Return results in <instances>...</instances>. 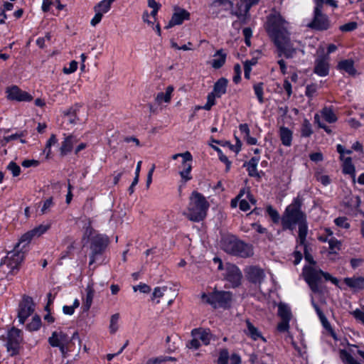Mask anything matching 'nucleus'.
Instances as JSON below:
<instances>
[{"instance_id": "1", "label": "nucleus", "mask_w": 364, "mask_h": 364, "mask_svg": "<svg viewBox=\"0 0 364 364\" xmlns=\"http://www.w3.org/2000/svg\"><path fill=\"white\" fill-rule=\"evenodd\" d=\"M288 23L282 15L276 11L272 13L268 17L266 23V30L273 39L279 55H284L287 58L295 56L297 51L304 53L302 46L299 41H291L287 31Z\"/></svg>"}, {"instance_id": "2", "label": "nucleus", "mask_w": 364, "mask_h": 364, "mask_svg": "<svg viewBox=\"0 0 364 364\" xmlns=\"http://www.w3.org/2000/svg\"><path fill=\"white\" fill-rule=\"evenodd\" d=\"M209 203L200 193L193 191L185 215L191 221L199 222L203 220L207 215Z\"/></svg>"}, {"instance_id": "3", "label": "nucleus", "mask_w": 364, "mask_h": 364, "mask_svg": "<svg viewBox=\"0 0 364 364\" xmlns=\"http://www.w3.org/2000/svg\"><path fill=\"white\" fill-rule=\"evenodd\" d=\"M259 0H215L214 6H221L224 10H230L232 15L240 21H245L248 16L251 6L257 4Z\"/></svg>"}, {"instance_id": "4", "label": "nucleus", "mask_w": 364, "mask_h": 364, "mask_svg": "<svg viewBox=\"0 0 364 364\" xmlns=\"http://www.w3.org/2000/svg\"><path fill=\"white\" fill-rule=\"evenodd\" d=\"M301 203L296 198L287 207L282 218V224L284 229L294 230L296 225H299L306 220L304 213L301 210Z\"/></svg>"}, {"instance_id": "5", "label": "nucleus", "mask_w": 364, "mask_h": 364, "mask_svg": "<svg viewBox=\"0 0 364 364\" xmlns=\"http://www.w3.org/2000/svg\"><path fill=\"white\" fill-rule=\"evenodd\" d=\"M303 275L310 289L314 293H318L321 291L320 282L322 277H323L326 281H331L333 284L336 286L338 285V279L332 277L327 272H323L321 269H316L311 265L306 266L304 268Z\"/></svg>"}, {"instance_id": "6", "label": "nucleus", "mask_w": 364, "mask_h": 364, "mask_svg": "<svg viewBox=\"0 0 364 364\" xmlns=\"http://www.w3.org/2000/svg\"><path fill=\"white\" fill-rule=\"evenodd\" d=\"M221 247L227 253L241 257H248L253 255L252 246L234 235L224 237L221 241Z\"/></svg>"}, {"instance_id": "7", "label": "nucleus", "mask_w": 364, "mask_h": 364, "mask_svg": "<svg viewBox=\"0 0 364 364\" xmlns=\"http://www.w3.org/2000/svg\"><path fill=\"white\" fill-rule=\"evenodd\" d=\"M75 335H77V333H74L73 336H70L67 332L59 328L52 332L48 341L53 348H58L62 356L65 358L71 350L72 341Z\"/></svg>"}, {"instance_id": "8", "label": "nucleus", "mask_w": 364, "mask_h": 364, "mask_svg": "<svg viewBox=\"0 0 364 364\" xmlns=\"http://www.w3.org/2000/svg\"><path fill=\"white\" fill-rule=\"evenodd\" d=\"M24 258V253L14 247L7 255L1 259L0 266L1 269L7 275L16 274Z\"/></svg>"}, {"instance_id": "9", "label": "nucleus", "mask_w": 364, "mask_h": 364, "mask_svg": "<svg viewBox=\"0 0 364 364\" xmlns=\"http://www.w3.org/2000/svg\"><path fill=\"white\" fill-rule=\"evenodd\" d=\"M191 335L192 339L186 343V347L189 349L197 350L201 343L208 346L211 341L215 339V336L211 333L209 328H193Z\"/></svg>"}, {"instance_id": "10", "label": "nucleus", "mask_w": 364, "mask_h": 364, "mask_svg": "<svg viewBox=\"0 0 364 364\" xmlns=\"http://www.w3.org/2000/svg\"><path fill=\"white\" fill-rule=\"evenodd\" d=\"M202 301L211 305L214 308L226 307L231 300V294L229 291H213L210 293H203Z\"/></svg>"}, {"instance_id": "11", "label": "nucleus", "mask_w": 364, "mask_h": 364, "mask_svg": "<svg viewBox=\"0 0 364 364\" xmlns=\"http://www.w3.org/2000/svg\"><path fill=\"white\" fill-rule=\"evenodd\" d=\"M23 341L22 331L18 328H12L8 331L6 337L5 346L11 356L18 354L21 344Z\"/></svg>"}, {"instance_id": "12", "label": "nucleus", "mask_w": 364, "mask_h": 364, "mask_svg": "<svg viewBox=\"0 0 364 364\" xmlns=\"http://www.w3.org/2000/svg\"><path fill=\"white\" fill-rule=\"evenodd\" d=\"M314 18L310 26L318 30H326L330 26V21L327 16L322 13L324 0H314Z\"/></svg>"}, {"instance_id": "13", "label": "nucleus", "mask_w": 364, "mask_h": 364, "mask_svg": "<svg viewBox=\"0 0 364 364\" xmlns=\"http://www.w3.org/2000/svg\"><path fill=\"white\" fill-rule=\"evenodd\" d=\"M108 237L104 235H96L91 240V255L90 265H92L102 254L108 245Z\"/></svg>"}, {"instance_id": "14", "label": "nucleus", "mask_w": 364, "mask_h": 364, "mask_svg": "<svg viewBox=\"0 0 364 364\" xmlns=\"http://www.w3.org/2000/svg\"><path fill=\"white\" fill-rule=\"evenodd\" d=\"M183 159L181 164L178 166V173L183 183H186L192 179V162L193 156L189 151L183 153Z\"/></svg>"}, {"instance_id": "15", "label": "nucleus", "mask_w": 364, "mask_h": 364, "mask_svg": "<svg viewBox=\"0 0 364 364\" xmlns=\"http://www.w3.org/2000/svg\"><path fill=\"white\" fill-rule=\"evenodd\" d=\"M278 316L280 317L282 321L277 325V330L279 332L288 331L289 328V321L292 318L290 307L284 303L279 304Z\"/></svg>"}, {"instance_id": "16", "label": "nucleus", "mask_w": 364, "mask_h": 364, "mask_svg": "<svg viewBox=\"0 0 364 364\" xmlns=\"http://www.w3.org/2000/svg\"><path fill=\"white\" fill-rule=\"evenodd\" d=\"M34 311V304L33 299L27 296L23 297L19 304L18 318L20 323H24L25 321L29 317Z\"/></svg>"}, {"instance_id": "17", "label": "nucleus", "mask_w": 364, "mask_h": 364, "mask_svg": "<svg viewBox=\"0 0 364 364\" xmlns=\"http://www.w3.org/2000/svg\"><path fill=\"white\" fill-rule=\"evenodd\" d=\"M7 99L17 102H30L33 97L27 92L21 90L16 85L8 87L6 90Z\"/></svg>"}, {"instance_id": "18", "label": "nucleus", "mask_w": 364, "mask_h": 364, "mask_svg": "<svg viewBox=\"0 0 364 364\" xmlns=\"http://www.w3.org/2000/svg\"><path fill=\"white\" fill-rule=\"evenodd\" d=\"M329 58L328 55L318 56L314 62V73L320 77H325L329 73Z\"/></svg>"}, {"instance_id": "19", "label": "nucleus", "mask_w": 364, "mask_h": 364, "mask_svg": "<svg viewBox=\"0 0 364 364\" xmlns=\"http://www.w3.org/2000/svg\"><path fill=\"white\" fill-rule=\"evenodd\" d=\"M225 278L232 287H237L240 284L242 273L235 265L228 264L226 267Z\"/></svg>"}, {"instance_id": "20", "label": "nucleus", "mask_w": 364, "mask_h": 364, "mask_svg": "<svg viewBox=\"0 0 364 364\" xmlns=\"http://www.w3.org/2000/svg\"><path fill=\"white\" fill-rule=\"evenodd\" d=\"M246 274L247 279L255 284H260L264 278V271L257 267H248Z\"/></svg>"}, {"instance_id": "21", "label": "nucleus", "mask_w": 364, "mask_h": 364, "mask_svg": "<svg viewBox=\"0 0 364 364\" xmlns=\"http://www.w3.org/2000/svg\"><path fill=\"white\" fill-rule=\"evenodd\" d=\"M189 18V13L184 9L178 10L173 13L170 21L166 26V28H171L176 25H181L184 20Z\"/></svg>"}, {"instance_id": "22", "label": "nucleus", "mask_w": 364, "mask_h": 364, "mask_svg": "<svg viewBox=\"0 0 364 364\" xmlns=\"http://www.w3.org/2000/svg\"><path fill=\"white\" fill-rule=\"evenodd\" d=\"M311 304H312L313 306L314 307V309H315V310H316V313H317V314H318V316L319 317V319H320L323 326L325 328V329H326L328 331L330 335L335 340H336L337 337H336V335L335 332L332 329L329 322L328 321V320L326 318V316H324V314L322 313V311L318 308V305L316 304H315L313 298H311Z\"/></svg>"}, {"instance_id": "23", "label": "nucleus", "mask_w": 364, "mask_h": 364, "mask_svg": "<svg viewBox=\"0 0 364 364\" xmlns=\"http://www.w3.org/2000/svg\"><path fill=\"white\" fill-rule=\"evenodd\" d=\"M228 81L227 79L224 77L220 78L214 84L213 90L210 92L216 97H220L222 95L225 94L227 90Z\"/></svg>"}, {"instance_id": "24", "label": "nucleus", "mask_w": 364, "mask_h": 364, "mask_svg": "<svg viewBox=\"0 0 364 364\" xmlns=\"http://www.w3.org/2000/svg\"><path fill=\"white\" fill-rule=\"evenodd\" d=\"M174 87L169 85L166 88L165 92H161L157 94L155 101L158 105L169 103L171 102Z\"/></svg>"}, {"instance_id": "25", "label": "nucleus", "mask_w": 364, "mask_h": 364, "mask_svg": "<svg viewBox=\"0 0 364 364\" xmlns=\"http://www.w3.org/2000/svg\"><path fill=\"white\" fill-rule=\"evenodd\" d=\"M226 53L222 50H218L214 55L210 64L215 69H219L224 65L226 61Z\"/></svg>"}, {"instance_id": "26", "label": "nucleus", "mask_w": 364, "mask_h": 364, "mask_svg": "<svg viewBox=\"0 0 364 364\" xmlns=\"http://www.w3.org/2000/svg\"><path fill=\"white\" fill-rule=\"evenodd\" d=\"M245 323L247 328L245 330V333L247 336L250 337L254 341L262 338L264 341H265V338L262 337L261 332L250 321V320H246Z\"/></svg>"}, {"instance_id": "27", "label": "nucleus", "mask_w": 364, "mask_h": 364, "mask_svg": "<svg viewBox=\"0 0 364 364\" xmlns=\"http://www.w3.org/2000/svg\"><path fill=\"white\" fill-rule=\"evenodd\" d=\"M279 136L284 146H290L291 145L293 134L289 128L281 127L279 128Z\"/></svg>"}, {"instance_id": "28", "label": "nucleus", "mask_w": 364, "mask_h": 364, "mask_svg": "<svg viewBox=\"0 0 364 364\" xmlns=\"http://www.w3.org/2000/svg\"><path fill=\"white\" fill-rule=\"evenodd\" d=\"M77 141V139L74 136H68L65 138L64 141L62 142V145L60 147V153L62 155H67L70 153L73 149L74 144Z\"/></svg>"}, {"instance_id": "29", "label": "nucleus", "mask_w": 364, "mask_h": 364, "mask_svg": "<svg viewBox=\"0 0 364 364\" xmlns=\"http://www.w3.org/2000/svg\"><path fill=\"white\" fill-rule=\"evenodd\" d=\"M86 296L83 300L82 309L84 311H87L92 306L94 298L95 290L92 284H88L85 289Z\"/></svg>"}, {"instance_id": "30", "label": "nucleus", "mask_w": 364, "mask_h": 364, "mask_svg": "<svg viewBox=\"0 0 364 364\" xmlns=\"http://www.w3.org/2000/svg\"><path fill=\"white\" fill-rule=\"evenodd\" d=\"M345 284L351 289H361L364 288V277H346L344 279Z\"/></svg>"}, {"instance_id": "31", "label": "nucleus", "mask_w": 364, "mask_h": 364, "mask_svg": "<svg viewBox=\"0 0 364 364\" xmlns=\"http://www.w3.org/2000/svg\"><path fill=\"white\" fill-rule=\"evenodd\" d=\"M341 161H343L342 167L343 173L350 175L353 178V181H355V168L352 162V159L350 157H346L341 159Z\"/></svg>"}, {"instance_id": "32", "label": "nucleus", "mask_w": 364, "mask_h": 364, "mask_svg": "<svg viewBox=\"0 0 364 364\" xmlns=\"http://www.w3.org/2000/svg\"><path fill=\"white\" fill-rule=\"evenodd\" d=\"M259 156L252 157L247 164H245V166L247 167V171L250 176H258L257 172V164L259 161Z\"/></svg>"}, {"instance_id": "33", "label": "nucleus", "mask_w": 364, "mask_h": 364, "mask_svg": "<svg viewBox=\"0 0 364 364\" xmlns=\"http://www.w3.org/2000/svg\"><path fill=\"white\" fill-rule=\"evenodd\" d=\"M33 237H34L31 231H28L21 237L18 242L15 245L14 247L18 250L22 251L23 249L30 243Z\"/></svg>"}, {"instance_id": "34", "label": "nucleus", "mask_w": 364, "mask_h": 364, "mask_svg": "<svg viewBox=\"0 0 364 364\" xmlns=\"http://www.w3.org/2000/svg\"><path fill=\"white\" fill-rule=\"evenodd\" d=\"M167 291L173 292L171 288L167 287H157L154 289L151 299L156 301V304H159L160 302L159 299L164 296Z\"/></svg>"}, {"instance_id": "35", "label": "nucleus", "mask_w": 364, "mask_h": 364, "mask_svg": "<svg viewBox=\"0 0 364 364\" xmlns=\"http://www.w3.org/2000/svg\"><path fill=\"white\" fill-rule=\"evenodd\" d=\"M320 117H323V119L328 123H334L337 121V117L333 111L330 107H324L319 114Z\"/></svg>"}, {"instance_id": "36", "label": "nucleus", "mask_w": 364, "mask_h": 364, "mask_svg": "<svg viewBox=\"0 0 364 364\" xmlns=\"http://www.w3.org/2000/svg\"><path fill=\"white\" fill-rule=\"evenodd\" d=\"M338 67L340 70H344L350 75H354L355 73L353 61L351 60H345L341 61L338 63Z\"/></svg>"}, {"instance_id": "37", "label": "nucleus", "mask_w": 364, "mask_h": 364, "mask_svg": "<svg viewBox=\"0 0 364 364\" xmlns=\"http://www.w3.org/2000/svg\"><path fill=\"white\" fill-rule=\"evenodd\" d=\"M245 194H246V197H245V198H240L239 206H240V209L241 210L247 211L250 209V205L249 202H251L252 204H254L255 201L252 196H251L249 192L245 191Z\"/></svg>"}, {"instance_id": "38", "label": "nucleus", "mask_w": 364, "mask_h": 364, "mask_svg": "<svg viewBox=\"0 0 364 364\" xmlns=\"http://www.w3.org/2000/svg\"><path fill=\"white\" fill-rule=\"evenodd\" d=\"M299 225V237H298V242L300 243V245H304L306 241V237L307 235V225L306 223V220L304 222L301 223Z\"/></svg>"}, {"instance_id": "39", "label": "nucleus", "mask_w": 364, "mask_h": 364, "mask_svg": "<svg viewBox=\"0 0 364 364\" xmlns=\"http://www.w3.org/2000/svg\"><path fill=\"white\" fill-rule=\"evenodd\" d=\"M119 314H114L111 316L109 326V333L112 334H114L119 329Z\"/></svg>"}, {"instance_id": "40", "label": "nucleus", "mask_w": 364, "mask_h": 364, "mask_svg": "<svg viewBox=\"0 0 364 364\" xmlns=\"http://www.w3.org/2000/svg\"><path fill=\"white\" fill-rule=\"evenodd\" d=\"M329 245V253L330 254H338L341 250V243L339 240L333 237L329 238L328 240Z\"/></svg>"}, {"instance_id": "41", "label": "nucleus", "mask_w": 364, "mask_h": 364, "mask_svg": "<svg viewBox=\"0 0 364 364\" xmlns=\"http://www.w3.org/2000/svg\"><path fill=\"white\" fill-rule=\"evenodd\" d=\"M159 10V9H153L150 14L148 11H144L142 15L143 21L148 25L154 26V21L156 20V16Z\"/></svg>"}, {"instance_id": "42", "label": "nucleus", "mask_w": 364, "mask_h": 364, "mask_svg": "<svg viewBox=\"0 0 364 364\" xmlns=\"http://www.w3.org/2000/svg\"><path fill=\"white\" fill-rule=\"evenodd\" d=\"M255 94L260 104L264 103V84L258 82L253 85Z\"/></svg>"}, {"instance_id": "43", "label": "nucleus", "mask_w": 364, "mask_h": 364, "mask_svg": "<svg viewBox=\"0 0 364 364\" xmlns=\"http://www.w3.org/2000/svg\"><path fill=\"white\" fill-rule=\"evenodd\" d=\"M41 326V318L38 316H33L31 321L27 325V329L30 331H38Z\"/></svg>"}, {"instance_id": "44", "label": "nucleus", "mask_w": 364, "mask_h": 364, "mask_svg": "<svg viewBox=\"0 0 364 364\" xmlns=\"http://www.w3.org/2000/svg\"><path fill=\"white\" fill-rule=\"evenodd\" d=\"M50 227V225L49 224H41L32 229L31 231L34 237H40L41 235L44 234L48 230H49Z\"/></svg>"}, {"instance_id": "45", "label": "nucleus", "mask_w": 364, "mask_h": 364, "mask_svg": "<svg viewBox=\"0 0 364 364\" xmlns=\"http://www.w3.org/2000/svg\"><path fill=\"white\" fill-rule=\"evenodd\" d=\"M215 97L211 93H209L207 97V102L203 107H198V109H203L205 110H210L211 107L215 104Z\"/></svg>"}, {"instance_id": "46", "label": "nucleus", "mask_w": 364, "mask_h": 364, "mask_svg": "<svg viewBox=\"0 0 364 364\" xmlns=\"http://www.w3.org/2000/svg\"><path fill=\"white\" fill-rule=\"evenodd\" d=\"M215 150L218 151L220 160L226 165V171H228L230 168L231 162L219 148H215Z\"/></svg>"}, {"instance_id": "47", "label": "nucleus", "mask_w": 364, "mask_h": 364, "mask_svg": "<svg viewBox=\"0 0 364 364\" xmlns=\"http://www.w3.org/2000/svg\"><path fill=\"white\" fill-rule=\"evenodd\" d=\"M316 178L323 186H328L331 183V179L328 175L323 174L321 172L316 173Z\"/></svg>"}, {"instance_id": "48", "label": "nucleus", "mask_w": 364, "mask_h": 364, "mask_svg": "<svg viewBox=\"0 0 364 364\" xmlns=\"http://www.w3.org/2000/svg\"><path fill=\"white\" fill-rule=\"evenodd\" d=\"M334 223L338 227L342 228L348 229L350 227V224L346 217H338L334 220Z\"/></svg>"}, {"instance_id": "49", "label": "nucleus", "mask_w": 364, "mask_h": 364, "mask_svg": "<svg viewBox=\"0 0 364 364\" xmlns=\"http://www.w3.org/2000/svg\"><path fill=\"white\" fill-rule=\"evenodd\" d=\"M7 168L9 171H10L13 175V176L14 177H16L18 176H19L20 173H21V168H20V166H18L15 162L14 161H11L8 166H7Z\"/></svg>"}, {"instance_id": "50", "label": "nucleus", "mask_w": 364, "mask_h": 364, "mask_svg": "<svg viewBox=\"0 0 364 364\" xmlns=\"http://www.w3.org/2000/svg\"><path fill=\"white\" fill-rule=\"evenodd\" d=\"M229 359L228 351L226 349L221 350L218 360V364H228Z\"/></svg>"}, {"instance_id": "51", "label": "nucleus", "mask_w": 364, "mask_h": 364, "mask_svg": "<svg viewBox=\"0 0 364 364\" xmlns=\"http://www.w3.org/2000/svg\"><path fill=\"white\" fill-rule=\"evenodd\" d=\"M358 23L356 22L352 21L341 26L339 29L342 32H349L356 29Z\"/></svg>"}, {"instance_id": "52", "label": "nucleus", "mask_w": 364, "mask_h": 364, "mask_svg": "<svg viewBox=\"0 0 364 364\" xmlns=\"http://www.w3.org/2000/svg\"><path fill=\"white\" fill-rule=\"evenodd\" d=\"M312 134L311 127L309 121L305 120L301 128V135L307 137Z\"/></svg>"}, {"instance_id": "53", "label": "nucleus", "mask_w": 364, "mask_h": 364, "mask_svg": "<svg viewBox=\"0 0 364 364\" xmlns=\"http://www.w3.org/2000/svg\"><path fill=\"white\" fill-rule=\"evenodd\" d=\"M77 65H78V63L77 61L72 60L71 62H70L68 67L63 68V71L65 74H67V75L73 73L74 72L76 71V70L77 68Z\"/></svg>"}, {"instance_id": "54", "label": "nucleus", "mask_w": 364, "mask_h": 364, "mask_svg": "<svg viewBox=\"0 0 364 364\" xmlns=\"http://www.w3.org/2000/svg\"><path fill=\"white\" fill-rule=\"evenodd\" d=\"M267 212L274 223L279 222V215L278 212L275 209H274L272 206L269 205L267 206Z\"/></svg>"}, {"instance_id": "55", "label": "nucleus", "mask_w": 364, "mask_h": 364, "mask_svg": "<svg viewBox=\"0 0 364 364\" xmlns=\"http://www.w3.org/2000/svg\"><path fill=\"white\" fill-rule=\"evenodd\" d=\"M133 289L134 291H139L141 293L147 294L151 291V287L144 283H140L137 286H134Z\"/></svg>"}, {"instance_id": "56", "label": "nucleus", "mask_w": 364, "mask_h": 364, "mask_svg": "<svg viewBox=\"0 0 364 364\" xmlns=\"http://www.w3.org/2000/svg\"><path fill=\"white\" fill-rule=\"evenodd\" d=\"M53 203L52 198H49L48 199L45 200L41 210V213L45 214L48 213L50 210V208L53 206Z\"/></svg>"}, {"instance_id": "57", "label": "nucleus", "mask_w": 364, "mask_h": 364, "mask_svg": "<svg viewBox=\"0 0 364 364\" xmlns=\"http://www.w3.org/2000/svg\"><path fill=\"white\" fill-rule=\"evenodd\" d=\"M234 72H235V75L233 77V82L237 84L241 80V73H242V70H241V67H240V65L239 64L235 65V66H234Z\"/></svg>"}, {"instance_id": "58", "label": "nucleus", "mask_w": 364, "mask_h": 364, "mask_svg": "<svg viewBox=\"0 0 364 364\" xmlns=\"http://www.w3.org/2000/svg\"><path fill=\"white\" fill-rule=\"evenodd\" d=\"M353 316L364 325V311L360 309H355L352 312Z\"/></svg>"}, {"instance_id": "59", "label": "nucleus", "mask_w": 364, "mask_h": 364, "mask_svg": "<svg viewBox=\"0 0 364 364\" xmlns=\"http://www.w3.org/2000/svg\"><path fill=\"white\" fill-rule=\"evenodd\" d=\"M314 120L318 124V127L323 129L327 133L331 132V130L327 126H326L322 122H321L320 115L318 114H315Z\"/></svg>"}, {"instance_id": "60", "label": "nucleus", "mask_w": 364, "mask_h": 364, "mask_svg": "<svg viewBox=\"0 0 364 364\" xmlns=\"http://www.w3.org/2000/svg\"><path fill=\"white\" fill-rule=\"evenodd\" d=\"M316 92V86L315 85H309L306 87V95L309 97H314Z\"/></svg>"}, {"instance_id": "61", "label": "nucleus", "mask_w": 364, "mask_h": 364, "mask_svg": "<svg viewBox=\"0 0 364 364\" xmlns=\"http://www.w3.org/2000/svg\"><path fill=\"white\" fill-rule=\"evenodd\" d=\"M38 164H39V162L34 159L24 160L21 163V165L25 168H28V167H31V166H38Z\"/></svg>"}, {"instance_id": "62", "label": "nucleus", "mask_w": 364, "mask_h": 364, "mask_svg": "<svg viewBox=\"0 0 364 364\" xmlns=\"http://www.w3.org/2000/svg\"><path fill=\"white\" fill-rule=\"evenodd\" d=\"M245 193V189L241 190L240 193L238 194V196L235 198H234L231 200V207L232 208L237 207V203H240V198L243 197Z\"/></svg>"}, {"instance_id": "63", "label": "nucleus", "mask_w": 364, "mask_h": 364, "mask_svg": "<svg viewBox=\"0 0 364 364\" xmlns=\"http://www.w3.org/2000/svg\"><path fill=\"white\" fill-rule=\"evenodd\" d=\"M235 140H236V143H235V144H234V145H231L230 149H231L234 152H235L236 154H237V153H238V152H240V151L241 150V147H242V142H241V141H240L237 137H235Z\"/></svg>"}, {"instance_id": "64", "label": "nucleus", "mask_w": 364, "mask_h": 364, "mask_svg": "<svg viewBox=\"0 0 364 364\" xmlns=\"http://www.w3.org/2000/svg\"><path fill=\"white\" fill-rule=\"evenodd\" d=\"M239 129L242 134H245V137L250 135V130L247 124H242L239 126Z\"/></svg>"}]
</instances>
